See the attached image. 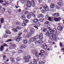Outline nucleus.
<instances>
[{
    "label": "nucleus",
    "mask_w": 64,
    "mask_h": 64,
    "mask_svg": "<svg viewBox=\"0 0 64 64\" xmlns=\"http://www.w3.org/2000/svg\"><path fill=\"white\" fill-rule=\"evenodd\" d=\"M21 18L24 20V22H25L26 23H28V22H29V20H25L26 19V17L24 16V14H22V16H21Z\"/></svg>",
    "instance_id": "1"
},
{
    "label": "nucleus",
    "mask_w": 64,
    "mask_h": 64,
    "mask_svg": "<svg viewBox=\"0 0 64 64\" xmlns=\"http://www.w3.org/2000/svg\"><path fill=\"white\" fill-rule=\"evenodd\" d=\"M39 37V35H37L35 37H34L33 38H30V40L31 41H32V42H33V41H36V39H38Z\"/></svg>",
    "instance_id": "2"
},
{
    "label": "nucleus",
    "mask_w": 64,
    "mask_h": 64,
    "mask_svg": "<svg viewBox=\"0 0 64 64\" xmlns=\"http://www.w3.org/2000/svg\"><path fill=\"white\" fill-rule=\"evenodd\" d=\"M49 31L50 32H52L53 34L54 35H56L57 34V30L56 28H54L52 30L51 29H50Z\"/></svg>",
    "instance_id": "3"
},
{
    "label": "nucleus",
    "mask_w": 64,
    "mask_h": 64,
    "mask_svg": "<svg viewBox=\"0 0 64 64\" xmlns=\"http://www.w3.org/2000/svg\"><path fill=\"white\" fill-rule=\"evenodd\" d=\"M31 58V56H28L26 57V56H24V59H26L25 62H29L30 59Z\"/></svg>",
    "instance_id": "4"
},
{
    "label": "nucleus",
    "mask_w": 64,
    "mask_h": 64,
    "mask_svg": "<svg viewBox=\"0 0 64 64\" xmlns=\"http://www.w3.org/2000/svg\"><path fill=\"white\" fill-rule=\"evenodd\" d=\"M46 35H48L49 37H53V34L52 33H50L49 32V31L48 30L47 31L46 33Z\"/></svg>",
    "instance_id": "5"
},
{
    "label": "nucleus",
    "mask_w": 64,
    "mask_h": 64,
    "mask_svg": "<svg viewBox=\"0 0 64 64\" xmlns=\"http://www.w3.org/2000/svg\"><path fill=\"white\" fill-rule=\"evenodd\" d=\"M7 1H5V2L6 3V4H3L2 5H6L7 4H9L11 3V1L10 0H7Z\"/></svg>",
    "instance_id": "6"
},
{
    "label": "nucleus",
    "mask_w": 64,
    "mask_h": 64,
    "mask_svg": "<svg viewBox=\"0 0 64 64\" xmlns=\"http://www.w3.org/2000/svg\"><path fill=\"white\" fill-rule=\"evenodd\" d=\"M16 41L17 42H19L20 41H21L22 40V38L20 37V38H19V36H16Z\"/></svg>",
    "instance_id": "7"
},
{
    "label": "nucleus",
    "mask_w": 64,
    "mask_h": 64,
    "mask_svg": "<svg viewBox=\"0 0 64 64\" xmlns=\"http://www.w3.org/2000/svg\"><path fill=\"white\" fill-rule=\"evenodd\" d=\"M16 46L15 44H12L10 46V49H14L15 48Z\"/></svg>",
    "instance_id": "8"
},
{
    "label": "nucleus",
    "mask_w": 64,
    "mask_h": 64,
    "mask_svg": "<svg viewBox=\"0 0 64 64\" xmlns=\"http://www.w3.org/2000/svg\"><path fill=\"white\" fill-rule=\"evenodd\" d=\"M28 7H30L31 6V2L30 1L28 0L27 2V4L26 5Z\"/></svg>",
    "instance_id": "9"
},
{
    "label": "nucleus",
    "mask_w": 64,
    "mask_h": 64,
    "mask_svg": "<svg viewBox=\"0 0 64 64\" xmlns=\"http://www.w3.org/2000/svg\"><path fill=\"white\" fill-rule=\"evenodd\" d=\"M42 7L44 9H45L46 11H48V10H49V8L48 6H46V5L42 6Z\"/></svg>",
    "instance_id": "10"
},
{
    "label": "nucleus",
    "mask_w": 64,
    "mask_h": 64,
    "mask_svg": "<svg viewBox=\"0 0 64 64\" xmlns=\"http://www.w3.org/2000/svg\"><path fill=\"white\" fill-rule=\"evenodd\" d=\"M39 22V20L37 18H34L32 20V22L34 23H36Z\"/></svg>",
    "instance_id": "11"
},
{
    "label": "nucleus",
    "mask_w": 64,
    "mask_h": 64,
    "mask_svg": "<svg viewBox=\"0 0 64 64\" xmlns=\"http://www.w3.org/2000/svg\"><path fill=\"white\" fill-rule=\"evenodd\" d=\"M57 29L59 31H62L63 30V27L61 26H58V27Z\"/></svg>",
    "instance_id": "12"
},
{
    "label": "nucleus",
    "mask_w": 64,
    "mask_h": 64,
    "mask_svg": "<svg viewBox=\"0 0 64 64\" xmlns=\"http://www.w3.org/2000/svg\"><path fill=\"white\" fill-rule=\"evenodd\" d=\"M52 38H53L54 40H56V41H57V40H59V38H58L56 36H54L52 37Z\"/></svg>",
    "instance_id": "13"
},
{
    "label": "nucleus",
    "mask_w": 64,
    "mask_h": 64,
    "mask_svg": "<svg viewBox=\"0 0 64 64\" xmlns=\"http://www.w3.org/2000/svg\"><path fill=\"white\" fill-rule=\"evenodd\" d=\"M31 3L32 7H35V2L33 0H32Z\"/></svg>",
    "instance_id": "14"
},
{
    "label": "nucleus",
    "mask_w": 64,
    "mask_h": 64,
    "mask_svg": "<svg viewBox=\"0 0 64 64\" xmlns=\"http://www.w3.org/2000/svg\"><path fill=\"white\" fill-rule=\"evenodd\" d=\"M26 36L27 38H29L31 36V34L30 33H28L26 34Z\"/></svg>",
    "instance_id": "15"
},
{
    "label": "nucleus",
    "mask_w": 64,
    "mask_h": 64,
    "mask_svg": "<svg viewBox=\"0 0 64 64\" xmlns=\"http://www.w3.org/2000/svg\"><path fill=\"white\" fill-rule=\"evenodd\" d=\"M54 15L55 17H58L60 16V14L58 13H56L54 14Z\"/></svg>",
    "instance_id": "16"
},
{
    "label": "nucleus",
    "mask_w": 64,
    "mask_h": 64,
    "mask_svg": "<svg viewBox=\"0 0 64 64\" xmlns=\"http://www.w3.org/2000/svg\"><path fill=\"white\" fill-rule=\"evenodd\" d=\"M39 36L40 39V40H42L43 39V34H40Z\"/></svg>",
    "instance_id": "17"
},
{
    "label": "nucleus",
    "mask_w": 64,
    "mask_h": 64,
    "mask_svg": "<svg viewBox=\"0 0 64 64\" xmlns=\"http://www.w3.org/2000/svg\"><path fill=\"white\" fill-rule=\"evenodd\" d=\"M26 46L24 44L21 45L20 46V48L21 49H24V48H26Z\"/></svg>",
    "instance_id": "18"
},
{
    "label": "nucleus",
    "mask_w": 64,
    "mask_h": 64,
    "mask_svg": "<svg viewBox=\"0 0 64 64\" xmlns=\"http://www.w3.org/2000/svg\"><path fill=\"white\" fill-rule=\"evenodd\" d=\"M58 5L60 6L61 7H63V4H62V3L61 2H59L58 3Z\"/></svg>",
    "instance_id": "19"
},
{
    "label": "nucleus",
    "mask_w": 64,
    "mask_h": 64,
    "mask_svg": "<svg viewBox=\"0 0 64 64\" xmlns=\"http://www.w3.org/2000/svg\"><path fill=\"white\" fill-rule=\"evenodd\" d=\"M54 20L55 21H57L58 22V21H60V18H54Z\"/></svg>",
    "instance_id": "20"
},
{
    "label": "nucleus",
    "mask_w": 64,
    "mask_h": 64,
    "mask_svg": "<svg viewBox=\"0 0 64 64\" xmlns=\"http://www.w3.org/2000/svg\"><path fill=\"white\" fill-rule=\"evenodd\" d=\"M23 42L24 44L26 45V44H27V43H28V40H23Z\"/></svg>",
    "instance_id": "21"
},
{
    "label": "nucleus",
    "mask_w": 64,
    "mask_h": 64,
    "mask_svg": "<svg viewBox=\"0 0 64 64\" xmlns=\"http://www.w3.org/2000/svg\"><path fill=\"white\" fill-rule=\"evenodd\" d=\"M41 53H40L39 54V55H43V53H44L45 52L44 50H42L40 52Z\"/></svg>",
    "instance_id": "22"
},
{
    "label": "nucleus",
    "mask_w": 64,
    "mask_h": 64,
    "mask_svg": "<svg viewBox=\"0 0 64 64\" xmlns=\"http://www.w3.org/2000/svg\"><path fill=\"white\" fill-rule=\"evenodd\" d=\"M31 17V13H30L28 14L27 16V18L28 19H30V18Z\"/></svg>",
    "instance_id": "23"
},
{
    "label": "nucleus",
    "mask_w": 64,
    "mask_h": 64,
    "mask_svg": "<svg viewBox=\"0 0 64 64\" xmlns=\"http://www.w3.org/2000/svg\"><path fill=\"white\" fill-rule=\"evenodd\" d=\"M0 50L1 51H3L4 50V46H1L0 48Z\"/></svg>",
    "instance_id": "24"
},
{
    "label": "nucleus",
    "mask_w": 64,
    "mask_h": 64,
    "mask_svg": "<svg viewBox=\"0 0 64 64\" xmlns=\"http://www.w3.org/2000/svg\"><path fill=\"white\" fill-rule=\"evenodd\" d=\"M42 47L44 49H46V48H47V46L45 44H44L43 45Z\"/></svg>",
    "instance_id": "25"
},
{
    "label": "nucleus",
    "mask_w": 64,
    "mask_h": 64,
    "mask_svg": "<svg viewBox=\"0 0 64 64\" xmlns=\"http://www.w3.org/2000/svg\"><path fill=\"white\" fill-rule=\"evenodd\" d=\"M24 51L23 50H19L18 51V53H23Z\"/></svg>",
    "instance_id": "26"
},
{
    "label": "nucleus",
    "mask_w": 64,
    "mask_h": 64,
    "mask_svg": "<svg viewBox=\"0 0 64 64\" xmlns=\"http://www.w3.org/2000/svg\"><path fill=\"white\" fill-rule=\"evenodd\" d=\"M50 7L51 8H54V7H55V6L54 4H50Z\"/></svg>",
    "instance_id": "27"
},
{
    "label": "nucleus",
    "mask_w": 64,
    "mask_h": 64,
    "mask_svg": "<svg viewBox=\"0 0 64 64\" xmlns=\"http://www.w3.org/2000/svg\"><path fill=\"white\" fill-rule=\"evenodd\" d=\"M30 31L33 34L35 33L34 29V28H32L30 30Z\"/></svg>",
    "instance_id": "28"
},
{
    "label": "nucleus",
    "mask_w": 64,
    "mask_h": 64,
    "mask_svg": "<svg viewBox=\"0 0 64 64\" xmlns=\"http://www.w3.org/2000/svg\"><path fill=\"white\" fill-rule=\"evenodd\" d=\"M43 17V16L42 14H40L38 15V18H40V17Z\"/></svg>",
    "instance_id": "29"
},
{
    "label": "nucleus",
    "mask_w": 64,
    "mask_h": 64,
    "mask_svg": "<svg viewBox=\"0 0 64 64\" xmlns=\"http://www.w3.org/2000/svg\"><path fill=\"white\" fill-rule=\"evenodd\" d=\"M8 34H11V32H10L9 30H6L5 31Z\"/></svg>",
    "instance_id": "30"
},
{
    "label": "nucleus",
    "mask_w": 64,
    "mask_h": 64,
    "mask_svg": "<svg viewBox=\"0 0 64 64\" xmlns=\"http://www.w3.org/2000/svg\"><path fill=\"white\" fill-rule=\"evenodd\" d=\"M44 18H42L40 19V22H43V20H44Z\"/></svg>",
    "instance_id": "31"
},
{
    "label": "nucleus",
    "mask_w": 64,
    "mask_h": 64,
    "mask_svg": "<svg viewBox=\"0 0 64 64\" xmlns=\"http://www.w3.org/2000/svg\"><path fill=\"white\" fill-rule=\"evenodd\" d=\"M12 31H14V32H17L18 30H17V29L16 28H14L12 29Z\"/></svg>",
    "instance_id": "32"
},
{
    "label": "nucleus",
    "mask_w": 64,
    "mask_h": 64,
    "mask_svg": "<svg viewBox=\"0 0 64 64\" xmlns=\"http://www.w3.org/2000/svg\"><path fill=\"white\" fill-rule=\"evenodd\" d=\"M41 12H42V13H46V11L44 9L42 10L41 11Z\"/></svg>",
    "instance_id": "33"
},
{
    "label": "nucleus",
    "mask_w": 64,
    "mask_h": 64,
    "mask_svg": "<svg viewBox=\"0 0 64 64\" xmlns=\"http://www.w3.org/2000/svg\"><path fill=\"white\" fill-rule=\"evenodd\" d=\"M22 26H24V27L26 26V24L24 22L22 23Z\"/></svg>",
    "instance_id": "34"
},
{
    "label": "nucleus",
    "mask_w": 64,
    "mask_h": 64,
    "mask_svg": "<svg viewBox=\"0 0 64 64\" xmlns=\"http://www.w3.org/2000/svg\"><path fill=\"white\" fill-rule=\"evenodd\" d=\"M44 24H46V25H48V24H50V22H49L47 21Z\"/></svg>",
    "instance_id": "35"
},
{
    "label": "nucleus",
    "mask_w": 64,
    "mask_h": 64,
    "mask_svg": "<svg viewBox=\"0 0 64 64\" xmlns=\"http://www.w3.org/2000/svg\"><path fill=\"white\" fill-rule=\"evenodd\" d=\"M16 25L18 26H20V23L19 22H17L16 23Z\"/></svg>",
    "instance_id": "36"
},
{
    "label": "nucleus",
    "mask_w": 64,
    "mask_h": 64,
    "mask_svg": "<svg viewBox=\"0 0 64 64\" xmlns=\"http://www.w3.org/2000/svg\"><path fill=\"white\" fill-rule=\"evenodd\" d=\"M4 21V19L3 18L1 19V20L0 23H3Z\"/></svg>",
    "instance_id": "37"
},
{
    "label": "nucleus",
    "mask_w": 64,
    "mask_h": 64,
    "mask_svg": "<svg viewBox=\"0 0 64 64\" xmlns=\"http://www.w3.org/2000/svg\"><path fill=\"white\" fill-rule=\"evenodd\" d=\"M34 64H37V62L35 59H34Z\"/></svg>",
    "instance_id": "38"
},
{
    "label": "nucleus",
    "mask_w": 64,
    "mask_h": 64,
    "mask_svg": "<svg viewBox=\"0 0 64 64\" xmlns=\"http://www.w3.org/2000/svg\"><path fill=\"white\" fill-rule=\"evenodd\" d=\"M43 32H46L47 31V28H44L43 29Z\"/></svg>",
    "instance_id": "39"
},
{
    "label": "nucleus",
    "mask_w": 64,
    "mask_h": 64,
    "mask_svg": "<svg viewBox=\"0 0 64 64\" xmlns=\"http://www.w3.org/2000/svg\"><path fill=\"white\" fill-rule=\"evenodd\" d=\"M13 41V40L11 39H10L9 40H8L6 41V42H10V41Z\"/></svg>",
    "instance_id": "40"
},
{
    "label": "nucleus",
    "mask_w": 64,
    "mask_h": 64,
    "mask_svg": "<svg viewBox=\"0 0 64 64\" xmlns=\"http://www.w3.org/2000/svg\"><path fill=\"white\" fill-rule=\"evenodd\" d=\"M38 2L39 3H41L42 2L43 0H38Z\"/></svg>",
    "instance_id": "41"
},
{
    "label": "nucleus",
    "mask_w": 64,
    "mask_h": 64,
    "mask_svg": "<svg viewBox=\"0 0 64 64\" xmlns=\"http://www.w3.org/2000/svg\"><path fill=\"white\" fill-rule=\"evenodd\" d=\"M7 37H8L7 35H6L3 36L2 37L4 38H7Z\"/></svg>",
    "instance_id": "42"
},
{
    "label": "nucleus",
    "mask_w": 64,
    "mask_h": 64,
    "mask_svg": "<svg viewBox=\"0 0 64 64\" xmlns=\"http://www.w3.org/2000/svg\"><path fill=\"white\" fill-rule=\"evenodd\" d=\"M6 58V56L5 55L4 56H3V60H6L5 58Z\"/></svg>",
    "instance_id": "43"
},
{
    "label": "nucleus",
    "mask_w": 64,
    "mask_h": 64,
    "mask_svg": "<svg viewBox=\"0 0 64 64\" xmlns=\"http://www.w3.org/2000/svg\"><path fill=\"white\" fill-rule=\"evenodd\" d=\"M20 60H21V58H18L16 59V61H20Z\"/></svg>",
    "instance_id": "44"
},
{
    "label": "nucleus",
    "mask_w": 64,
    "mask_h": 64,
    "mask_svg": "<svg viewBox=\"0 0 64 64\" xmlns=\"http://www.w3.org/2000/svg\"><path fill=\"white\" fill-rule=\"evenodd\" d=\"M16 28L18 29V30H20L21 29V28L19 26H16Z\"/></svg>",
    "instance_id": "45"
},
{
    "label": "nucleus",
    "mask_w": 64,
    "mask_h": 64,
    "mask_svg": "<svg viewBox=\"0 0 64 64\" xmlns=\"http://www.w3.org/2000/svg\"><path fill=\"white\" fill-rule=\"evenodd\" d=\"M32 14V16L34 17H35V15L33 14V13H32L31 14Z\"/></svg>",
    "instance_id": "46"
},
{
    "label": "nucleus",
    "mask_w": 64,
    "mask_h": 64,
    "mask_svg": "<svg viewBox=\"0 0 64 64\" xmlns=\"http://www.w3.org/2000/svg\"><path fill=\"white\" fill-rule=\"evenodd\" d=\"M52 18V17L48 18V20H49V21H51V20H52V18Z\"/></svg>",
    "instance_id": "47"
},
{
    "label": "nucleus",
    "mask_w": 64,
    "mask_h": 64,
    "mask_svg": "<svg viewBox=\"0 0 64 64\" xmlns=\"http://www.w3.org/2000/svg\"><path fill=\"white\" fill-rule=\"evenodd\" d=\"M48 28L49 29L50 28V25H48L47 26Z\"/></svg>",
    "instance_id": "48"
},
{
    "label": "nucleus",
    "mask_w": 64,
    "mask_h": 64,
    "mask_svg": "<svg viewBox=\"0 0 64 64\" xmlns=\"http://www.w3.org/2000/svg\"><path fill=\"white\" fill-rule=\"evenodd\" d=\"M36 24L38 26V25H41V23L40 22H38V24H37V23H36Z\"/></svg>",
    "instance_id": "49"
},
{
    "label": "nucleus",
    "mask_w": 64,
    "mask_h": 64,
    "mask_svg": "<svg viewBox=\"0 0 64 64\" xmlns=\"http://www.w3.org/2000/svg\"><path fill=\"white\" fill-rule=\"evenodd\" d=\"M60 47H63V45H62V44L61 43V42H60Z\"/></svg>",
    "instance_id": "50"
},
{
    "label": "nucleus",
    "mask_w": 64,
    "mask_h": 64,
    "mask_svg": "<svg viewBox=\"0 0 64 64\" xmlns=\"http://www.w3.org/2000/svg\"><path fill=\"white\" fill-rule=\"evenodd\" d=\"M39 64H43V62L40 61L39 62Z\"/></svg>",
    "instance_id": "51"
},
{
    "label": "nucleus",
    "mask_w": 64,
    "mask_h": 64,
    "mask_svg": "<svg viewBox=\"0 0 64 64\" xmlns=\"http://www.w3.org/2000/svg\"><path fill=\"white\" fill-rule=\"evenodd\" d=\"M4 46H6V47H8V45H7V44H4Z\"/></svg>",
    "instance_id": "52"
},
{
    "label": "nucleus",
    "mask_w": 64,
    "mask_h": 64,
    "mask_svg": "<svg viewBox=\"0 0 64 64\" xmlns=\"http://www.w3.org/2000/svg\"><path fill=\"white\" fill-rule=\"evenodd\" d=\"M39 42H40V44H42L43 43V41L42 40H39Z\"/></svg>",
    "instance_id": "53"
},
{
    "label": "nucleus",
    "mask_w": 64,
    "mask_h": 64,
    "mask_svg": "<svg viewBox=\"0 0 64 64\" xmlns=\"http://www.w3.org/2000/svg\"><path fill=\"white\" fill-rule=\"evenodd\" d=\"M22 34V33H20V34H18V36H20Z\"/></svg>",
    "instance_id": "54"
},
{
    "label": "nucleus",
    "mask_w": 64,
    "mask_h": 64,
    "mask_svg": "<svg viewBox=\"0 0 64 64\" xmlns=\"http://www.w3.org/2000/svg\"><path fill=\"white\" fill-rule=\"evenodd\" d=\"M5 8H3L2 9V11H5Z\"/></svg>",
    "instance_id": "55"
},
{
    "label": "nucleus",
    "mask_w": 64,
    "mask_h": 64,
    "mask_svg": "<svg viewBox=\"0 0 64 64\" xmlns=\"http://www.w3.org/2000/svg\"><path fill=\"white\" fill-rule=\"evenodd\" d=\"M61 51H62L64 52V48H62L61 49Z\"/></svg>",
    "instance_id": "56"
},
{
    "label": "nucleus",
    "mask_w": 64,
    "mask_h": 64,
    "mask_svg": "<svg viewBox=\"0 0 64 64\" xmlns=\"http://www.w3.org/2000/svg\"><path fill=\"white\" fill-rule=\"evenodd\" d=\"M27 13H28V12L27 11H26L25 12V14H27Z\"/></svg>",
    "instance_id": "57"
},
{
    "label": "nucleus",
    "mask_w": 64,
    "mask_h": 64,
    "mask_svg": "<svg viewBox=\"0 0 64 64\" xmlns=\"http://www.w3.org/2000/svg\"><path fill=\"white\" fill-rule=\"evenodd\" d=\"M3 2V1L2 0H0V3H2Z\"/></svg>",
    "instance_id": "58"
},
{
    "label": "nucleus",
    "mask_w": 64,
    "mask_h": 64,
    "mask_svg": "<svg viewBox=\"0 0 64 64\" xmlns=\"http://www.w3.org/2000/svg\"><path fill=\"white\" fill-rule=\"evenodd\" d=\"M48 18V15H47L46 16V18L47 19Z\"/></svg>",
    "instance_id": "59"
},
{
    "label": "nucleus",
    "mask_w": 64,
    "mask_h": 64,
    "mask_svg": "<svg viewBox=\"0 0 64 64\" xmlns=\"http://www.w3.org/2000/svg\"><path fill=\"white\" fill-rule=\"evenodd\" d=\"M34 27H35V28H36V29H38V27L36 26H34Z\"/></svg>",
    "instance_id": "60"
},
{
    "label": "nucleus",
    "mask_w": 64,
    "mask_h": 64,
    "mask_svg": "<svg viewBox=\"0 0 64 64\" xmlns=\"http://www.w3.org/2000/svg\"><path fill=\"white\" fill-rule=\"evenodd\" d=\"M39 9H40V10H41L42 9V7H40V8Z\"/></svg>",
    "instance_id": "61"
},
{
    "label": "nucleus",
    "mask_w": 64,
    "mask_h": 64,
    "mask_svg": "<svg viewBox=\"0 0 64 64\" xmlns=\"http://www.w3.org/2000/svg\"><path fill=\"white\" fill-rule=\"evenodd\" d=\"M35 41H36V42H35V44H36L38 43H37V42L36 41V40Z\"/></svg>",
    "instance_id": "62"
},
{
    "label": "nucleus",
    "mask_w": 64,
    "mask_h": 64,
    "mask_svg": "<svg viewBox=\"0 0 64 64\" xmlns=\"http://www.w3.org/2000/svg\"><path fill=\"white\" fill-rule=\"evenodd\" d=\"M19 3V2H18V1L17 2V6H18V3Z\"/></svg>",
    "instance_id": "63"
},
{
    "label": "nucleus",
    "mask_w": 64,
    "mask_h": 64,
    "mask_svg": "<svg viewBox=\"0 0 64 64\" xmlns=\"http://www.w3.org/2000/svg\"><path fill=\"white\" fill-rule=\"evenodd\" d=\"M33 12L34 13H36V11L34 10V11Z\"/></svg>",
    "instance_id": "64"
}]
</instances>
